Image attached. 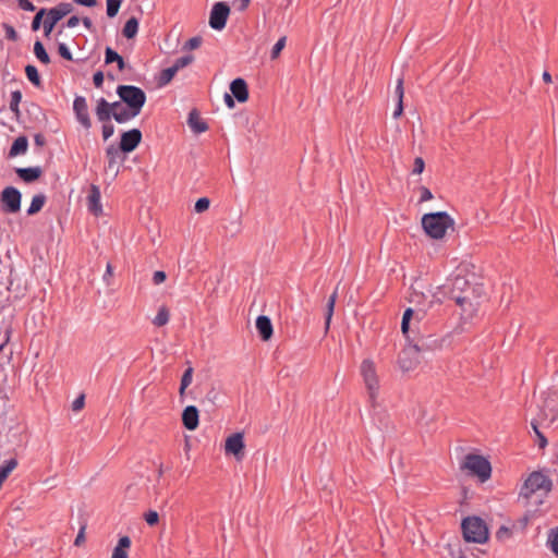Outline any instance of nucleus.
<instances>
[{
	"mask_svg": "<svg viewBox=\"0 0 558 558\" xmlns=\"http://www.w3.org/2000/svg\"><path fill=\"white\" fill-rule=\"evenodd\" d=\"M512 530L506 525H501L496 532V539L498 542H506L512 537Z\"/></svg>",
	"mask_w": 558,
	"mask_h": 558,
	"instance_id": "nucleus-40",
	"label": "nucleus"
},
{
	"mask_svg": "<svg viewBox=\"0 0 558 558\" xmlns=\"http://www.w3.org/2000/svg\"><path fill=\"white\" fill-rule=\"evenodd\" d=\"M421 360L422 355L418 353V349H415L411 342L398 355V364L402 372L414 371Z\"/></svg>",
	"mask_w": 558,
	"mask_h": 558,
	"instance_id": "nucleus-10",
	"label": "nucleus"
},
{
	"mask_svg": "<svg viewBox=\"0 0 558 558\" xmlns=\"http://www.w3.org/2000/svg\"><path fill=\"white\" fill-rule=\"evenodd\" d=\"M548 543L551 551L558 557V526L550 531Z\"/></svg>",
	"mask_w": 558,
	"mask_h": 558,
	"instance_id": "nucleus-42",
	"label": "nucleus"
},
{
	"mask_svg": "<svg viewBox=\"0 0 558 558\" xmlns=\"http://www.w3.org/2000/svg\"><path fill=\"white\" fill-rule=\"evenodd\" d=\"M553 487L551 480L543 474L541 471L532 472L525 480L520 489V497L529 499L537 490L550 492Z\"/></svg>",
	"mask_w": 558,
	"mask_h": 558,
	"instance_id": "nucleus-8",
	"label": "nucleus"
},
{
	"mask_svg": "<svg viewBox=\"0 0 558 558\" xmlns=\"http://www.w3.org/2000/svg\"><path fill=\"white\" fill-rule=\"evenodd\" d=\"M167 279V275L162 270H156L153 275V282L154 284L158 286L162 282H165Z\"/></svg>",
	"mask_w": 558,
	"mask_h": 558,
	"instance_id": "nucleus-54",
	"label": "nucleus"
},
{
	"mask_svg": "<svg viewBox=\"0 0 558 558\" xmlns=\"http://www.w3.org/2000/svg\"><path fill=\"white\" fill-rule=\"evenodd\" d=\"M85 404V396L80 395L73 402H72V410L74 412L81 411L84 408Z\"/></svg>",
	"mask_w": 558,
	"mask_h": 558,
	"instance_id": "nucleus-53",
	"label": "nucleus"
},
{
	"mask_svg": "<svg viewBox=\"0 0 558 558\" xmlns=\"http://www.w3.org/2000/svg\"><path fill=\"white\" fill-rule=\"evenodd\" d=\"M244 438L241 433H234L227 437L225 450L226 453L233 454L238 460L242 459L244 456Z\"/></svg>",
	"mask_w": 558,
	"mask_h": 558,
	"instance_id": "nucleus-15",
	"label": "nucleus"
},
{
	"mask_svg": "<svg viewBox=\"0 0 558 558\" xmlns=\"http://www.w3.org/2000/svg\"><path fill=\"white\" fill-rule=\"evenodd\" d=\"M2 27H3L4 32H5V38L8 40H11V41L19 40V35H17L15 28L12 25L3 23Z\"/></svg>",
	"mask_w": 558,
	"mask_h": 558,
	"instance_id": "nucleus-45",
	"label": "nucleus"
},
{
	"mask_svg": "<svg viewBox=\"0 0 558 558\" xmlns=\"http://www.w3.org/2000/svg\"><path fill=\"white\" fill-rule=\"evenodd\" d=\"M116 62L118 65L119 71H123L126 66V63L121 54H119L114 49L111 47H106L105 49V63L111 64Z\"/></svg>",
	"mask_w": 558,
	"mask_h": 558,
	"instance_id": "nucleus-28",
	"label": "nucleus"
},
{
	"mask_svg": "<svg viewBox=\"0 0 558 558\" xmlns=\"http://www.w3.org/2000/svg\"><path fill=\"white\" fill-rule=\"evenodd\" d=\"M22 193L15 186H5L0 194V209L4 214H16L21 210Z\"/></svg>",
	"mask_w": 558,
	"mask_h": 558,
	"instance_id": "nucleus-9",
	"label": "nucleus"
},
{
	"mask_svg": "<svg viewBox=\"0 0 558 558\" xmlns=\"http://www.w3.org/2000/svg\"><path fill=\"white\" fill-rule=\"evenodd\" d=\"M101 133L104 141L109 140L114 133V125L109 122H102Z\"/></svg>",
	"mask_w": 558,
	"mask_h": 558,
	"instance_id": "nucleus-48",
	"label": "nucleus"
},
{
	"mask_svg": "<svg viewBox=\"0 0 558 558\" xmlns=\"http://www.w3.org/2000/svg\"><path fill=\"white\" fill-rule=\"evenodd\" d=\"M138 25H140V22H138V19L135 17V16H131L124 24L123 28H122V35L126 38V39H133L137 33H138Z\"/></svg>",
	"mask_w": 558,
	"mask_h": 558,
	"instance_id": "nucleus-30",
	"label": "nucleus"
},
{
	"mask_svg": "<svg viewBox=\"0 0 558 558\" xmlns=\"http://www.w3.org/2000/svg\"><path fill=\"white\" fill-rule=\"evenodd\" d=\"M73 110L76 120L82 124L84 129L89 130L92 128V120L88 113L87 101L84 96H76L74 98Z\"/></svg>",
	"mask_w": 558,
	"mask_h": 558,
	"instance_id": "nucleus-14",
	"label": "nucleus"
},
{
	"mask_svg": "<svg viewBox=\"0 0 558 558\" xmlns=\"http://www.w3.org/2000/svg\"><path fill=\"white\" fill-rule=\"evenodd\" d=\"M286 40H287L286 36L280 37L278 39V41L272 46L271 51H270L271 59H277L280 56L282 49L286 46Z\"/></svg>",
	"mask_w": 558,
	"mask_h": 558,
	"instance_id": "nucleus-41",
	"label": "nucleus"
},
{
	"mask_svg": "<svg viewBox=\"0 0 558 558\" xmlns=\"http://www.w3.org/2000/svg\"><path fill=\"white\" fill-rule=\"evenodd\" d=\"M337 289L333 291V293L328 298L327 304H326V313H325V329L326 331L329 329L330 322L335 312V304L337 300Z\"/></svg>",
	"mask_w": 558,
	"mask_h": 558,
	"instance_id": "nucleus-31",
	"label": "nucleus"
},
{
	"mask_svg": "<svg viewBox=\"0 0 558 558\" xmlns=\"http://www.w3.org/2000/svg\"><path fill=\"white\" fill-rule=\"evenodd\" d=\"M230 92L231 95L240 104L246 102L248 100V86L246 81L242 77H236L230 83Z\"/></svg>",
	"mask_w": 558,
	"mask_h": 558,
	"instance_id": "nucleus-16",
	"label": "nucleus"
},
{
	"mask_svg": "<svg viewBox=\"0 0 558 558\" xmlns=\"http://www.w3.org/2000/svg\"><path fill=\"white\" fill-rule=\"evenodd\" d=\"M123 101L118 100L113 102H109L104 97H100L97 100V105L95 108V114L97 117V120L99 122H109L111 119H113L117 123L123 124L129 122V118L120 117V113L123 112L122 107Z\"/></svg>",
	"mask_w": 558,
	"mask_h": 558,
	"instance_id": "nucleus-7",
	"label": "nucleus"
},
{
	"mask_svg": "<svg viewBox=\"0 0 558 558\" xmlns=\"http://www.w3.org/2000/svg\"><path fill=\"white\" fill-rule=\"evenodd\" d=\"M21 100H22L21 90L16 89V90L11 92V99H10L9 108L17 118L21 114V111L19 108Z\"/></svg>",
	"mask_w": 558,
	"mask_h": 558,
	"instance_id": "nucleus-37",
	"label": "nucleus"
},
{
	"mask_svg": "<svg viewBox=\"0 0 558 558\" xmlns=\"http://www.w3.org/2000/svg\"><path fill=\"white\" fill-rule=\"evenodd\" d=\"M425 169V161L422 157H416L414 159V163H413V170H412V173L414 174H421Z\"/></svg>",
	"mask_w": 558,
	"mask_h": 558,
	"instance_id": "nucleus-50",
	"label": "nucleus"
},
{
	"mask_svg": "<svg viewBox=\"0 0 558 558\" xmlns=\"http://www.w3.org/2000/svg\"><path fill=\"white\" fill-rule=\"evenodd\" d=\"M177 73H178L177 68H174L173 65H171L167 69H163L159 74V77L157 80V85L159 87L168 85L173 80V77L175 76Z\"/></svg>",
	"mask_w": 558,
	"mask_h": 558,
	"instance_id": "nucleus-33",
	"label": "nucleus"
},
{
	"mask_svg": "<svg viewBox=\"0 0 558 558\" xmlns=\"http://www.w3.org/2000/svg\"><path fill=\"white\" fill-rule=\"evenodd\" d=\"M258 336L263 341H268L274 335L271 319L268 316L259 315L255 323Z\"/></svg>",
	"mask_w": 558,
	"mask_h": 558,
	"instance_id": "nucleus-18",
	"label": "nucleus"
},
{
	"mask_svg": "<svg viewBox=\"0 0 558 558\" xmlns=\"http://www.w3.org/2000/svg\"><path fill=\"white\" fill-rule=\"evenodd\" d=\"M45 14H47L46 8H41L36 12L35 16L33 17V21L31 23V28L33 32H37L40 29L43 22L45 20V17H44Z\"/></svg>",
	"mask_w": 558,
	"mask_h": 558,
	"instance_id": "nucleus-39",
	"label": "nucleus"
},
{
	"mask_svg": "<svg viewBox=\"0 0 558 558\" xmlns=\"http://www.w3.org/2000/svg\"><path fill=\"white\" fill-rule=\"evenodd\" d=\"M58 53L61 58L68 61H73L72 52L64 43H58Z\"/></svg>",
	"mask_w": 558,
	"mask_h": 558,
	"instance_id": "nucleus-46",
	"label": "nucleus"
},
{
	"mask_svg": "<svg viewBox=\"0 0 558 558\" xmlns=\"http://www.w3.org/2000/svg\"><path fill=\"white\" fill-rule=\"evenodd\" d=\"M210 206V199L208 197H201L196 201L194 205V210L197 214L206 211Z\"/></svg>",
	"mask_w": 558,
	"mask_h": 558,
	"instance_id": "nucleus-44",
	"label": "nucleus"
},
{
	"mask_svg": "<svg viewBox=\"0 0 558 558\" xmlns=\"http://www.w3.org/2000/svg\"><path fill=\"white\" fill-rule=\"evenodd\" d=\"M85 530H86V524H82L80 527V531L75 537V541H74L75 546H81L85 543Z\"/></svg>",
	"mask_w": 558,
	"mask_h": 558,
	"instance_id": "nucleus-52",
	"label": "nucleus"
},
{
	"mask_svg": "<svg viewBox=\"0 0 558 558\" xmlns=\"http://www.w3.org/2000/svg\"><path fill=\"white\" fill-rule=\"evenodd\" d=\"M15 173L23 182L29 184L37 181L43 175V169L39 166L15 168Z\"/></svg>",
	"mask_w": 558,
	"mask_h": 558,
	"instance_id": "nucleus-19",
	"label": "nucleus"
},
{
	"mask_svg": "<svg viewBox=\"0 0 558 558\" xmlns=\"http://www.w3.org/2000/svg\"><path fill=\"white\" fill-rule=\"evenodd\" d=\"M192 379H193V367L189 366L184 371V373L181 377V383H180V388H179V395H180L181 402H183L185 390L191 385Z\"/></svg>",
	"mask_w": 558,
	"mask_h": 558,
	"instance_id": "nucleus-34",
	"label": "nucleus"
},
{
	"mask_svg": "<svg viewBox=\"0 0 558 558\" xmlns=\"http://www.w3.org/2000/svg\"><path fill=\"white\" fill-rule=\"evenodd\" d=\"M143 134L140 129H131L121 134L119 147L124 155L134 151L141 144Z\"/></svg>",
	"mask_w": 558,
	"mask_h": 558,
	"instance_id": "nucleus-12",
	"label": "nucleus"
},
{
	"mask_svg": "<svg viewBox=\"0 0 558 558\" xmlns=\"http://www.w3.org/2000/svg\"><path fill=\"white\" fill-rule=\"evenodd\" d=\"M403 95H404V88H403V78L399 77L397 81V86L395 89V97L397 100V107L393 111V118H399L403 113Z\"/></svg>",
	"mask_w": 558,
	"mask_h": 558,
	"instance_id": "nucleus-27",
	"label": "nucleus"
},
{
	"mask_svg": "<svg viewBox=\"0 0 558 558\" xmlns=\"http://www.w3.org/2000/svg\"><path fill=\"white\" fill-rule=\"evenodd\" d=\"M113 275V267L110 263L107 264L106 272L104 275V280L107 282V284H110L109 278H111Z\"/></svg>",
	"mask_w": 558,
	"mask_h": 558,
	"instance_id": "nucleus-62",
	"label": "nucleus"
},
{
	"mask_svg": "<svg viewBox=\"0 0 558 558\" xmlns=\"http://www.w3.org/2000/svg\"><path fill=\"white\" fill-rule=\"evenodd\" d=\"M34 142H35V145H36V146H39V147H41V146H45V145H46V138H45V136H44L43 134H40V133H37V134H35V135H34Z\"/></svg>",
	"mask_w": 558,
	"mask_h": 558,
	"instance_id": "nucleus-63",
	"label": "nucleus"
},
{
	"mask_svg": "<svg viewBox=\"0 0 558 558\" xmlns=\"http://www.w3.org/2000/svg\"><path fill=\"white\" fill-rule=\"evenodd\" d=\"M74 3L87 8H93L97 4V0H73Z\"/></svg>",
	"mask_w": 558,
	"mask_h": 558,
	"instance_id": "nucleus-61",
	"label": "nucleus"
},
{
	"mask_svg": "<svg viewBox=\"0 0 558 558\" xmlns=\"http://www.w3.org/2000/svg\"><path fill=\"white\" fill-rule=\"evenodd\" d=\"M558 399L557 391H550L544 400L543 411L545 416L548 415L547 411L551 414V421L556 418L558 415V407H556V401Z\"/></svg>",
	"mask_w": 558,
	"mask_h": 558,
	"instance_id": "nucleus-26",
	"label": "nucleus"
},
{
	"mask_svg": "<svg viewBox=\"0 0 558 558\" xmlns=\"http://www.w3.org/2000/svg\"><path fill=\"white\" fill-rule=\"evenodd\" d=\"M413 347L418 349V353L421 354L425 351H434L439 349L441 347V341L434 338L432 335L426 337L422 336L413 343Z\"/></svg>",
	"mask_w": 558,
	"mask_h": 558,
	"instance_id": "nucleus-21",
	"label": "nucleus"
},
{
	"mask_svg": "<svg viewBox=\"0 0 558 558\" xmlns=\"http://www.w3.org/2000/svg\"><path fill=\"white\" fill-rule=\"evenodd\" d=\"M144 519L148 525L154 526L159 522V514L155 510H149L144 514Z\"/></svg>",
	"mask_w": 558,
	"mask_h": 558,
	"instance_id": "nucleus-47",
	"label": "nucleus"
},
{
	"mask_svg": "<svg viewBox=\"0 0 558 558\" xmlns=\"http://www.w3.org/2000/svg\"><path fill=\"white\" fill-rule=\"evenodd\" d=\"M231 235H235L241 232L242 221L241 216H238L234 221H231Z\"/></svg>",
	"mask_w": 558,
	"mask_h": 558,
	"instance_id": "nucleus-57",
	"label": "nucleus"
},
{
	"mask_svg": "<svg viewBox=\"0 0 558 558\" xmlns=\"http://www.w3.org/2000/svg\"><path fill=\"white\" fill-rule=\"evenodd\" d=\"M234 99L235 98L231 94H228V93H226L223 96L225 104L229 109H233L235 107Z\"/></svg>",
	"mask_w": 558,
	"mask_h": 558,
	"instance_id": "nucleus-59",
	"label": "nucleus"
},
{
	"mask_svg": "<svg viewBox=\"0 0 558 558\" xmlns=\"http://www.w3.org/2000/svg\"><path fill=\"white\" fill-rule=\"evenodd\" d=\"M28 149V138L25 135L17 136L9 150V158H13L20 155H24Z\"/></svg>",
	"mask_w": 558,
	"mask_h": 558,
	"instance_id": "nucleus-24",
	"label": "nucleus"
},
{
	"mask_svg": "<svg viewBox=\"0 0 558 558\" xmlns=\"http://www.w3.org/2000/svg\"><path fill=\"white\" fill-rule=\"evenodd\" d=\"M116 93L125 105L120 117L129 118L131 121L141 113L147 100L146 94L141 87L134 85H118Z\"/></svg>",
	"mask_w": 558,
	"mask_h": 558,
	"instance_id": "nucleus-3",
	"label": "nucleus"
},
{
	"mask_svg": "<svg viewBox=\"0 0 558 558\" xmlns=\"http://www.w3.org/2000/svg\"><path fill=\"white\" fill-rule=\"evenodd\" d=\"M16 1H17L19 7L24 11L33 12L36 10V7L29 0H16Z\"/></svg>",
	"mask_w": 558,
	"mask_h": 558,
	"instance_id": "nucleus-56",
	"label": "nucleus"
},
{
	"mask_svg": "<svg viewBox=\"0 0 558 558\" xmlns=\"http://www.w3.org/2000/svg\"><path fill=\"white\" fill-rule=\"evenodd\" d=\"M418 191L421 193L420 203L430 201L434 197L430 190L424 185L420 186Z\"/></svg>",
	"mask_w": 558,
	"mask_h": 558,
	"instance_id": "nucleus-51",
	"label": "nucleus"
},
{
	"mask_svg": "<svg viewBox=\"0 0 558 558\" xmlns=\"http://www.w3.org/2000/svg\"><path fill=\"white\" fill-rule=\"evenodd\" d=\"M194 61V57L192 54H185L180 58H178L174 63L172 64L174 68H177V71L183 69L184 66L191 64Z\"/></svg>",
	"mask_w": 558,
	"mask_h": 558,
	"instance_id": "nucleus-43",
	"label": "nucleus"
},
{
	"mask_svg": "<svg viewBox=\"0 0 558 558\" xmlns=\"http://www.w3.org/2000/svg\"><path fill=\"white\" fill-rule=\"evenodd\" d=\"M181 418L187 430H195L199 424V411L195 405H187L184 408Z\"/></svg>",
	"mask_w": 558,
	"mask_h": 558,
	"instance_id": "nucleus-17",
	"label": "nucleus"
},
{
	"mask_svg": "<svg viewBox=\"0 0 558 558\" xmlns=\"http://www.w3.org/2000/svg\"><path fill=\"white\" fill-rule=\"evenodd\" d=\"M100 190L97 185H92L90 191L87 197L88 201V210L95 216H100L102 214V206L100 204Z\"/></svg>",
	"mask_w": 558,
	"mask_h": 558,
	"instance_id": "nucleus-20",
	"label": "nucleus"
},
{
	"mask_svg": "<svg viewBox=\"0 0 558 558\" xmlns=\"http://www.w3.org/2000/svg\"><path fill=\"white\" fill-rule=\"evenodd\" d=\"M170 313L166 305L159 307L157 315L153 319V324L157 327H162L169 323Z\"/></svg>",
	"mask_w": 558,
	"mask_h": 558,
	"instance_id": "nucleus-36",
	"label": "nucleus"
},
{
	"mask_svg": "<svg viewBox=\"0 0 558 558\" xmlns=\"http://www.w3.org/2000/svg\"><path fill=\"white\" fill-rule=\"evenodd\" d=\"M461 469L466 470L470 476L477 477L482 483L492 476V464L481 454L468 453L461 463Z\"/></svg>",
	"mask_w": 558,
	"mask_h": 558,
	"instance_id": "nucleus-6",
	"label": "nucleus"
},
{
	"mask_svg": "<svg viewBox=\"0 0 558 558\" xmlns=\"http://www.w3.org/2000/svg\"><path fill=\"white\" fill-rule=\"evenodd\" d=\"M230 15V7L227 2H216L209 13V26L215 31H222Z\"/></svg>",
	"mask_w": 558,
	"mask_h": 558,
	"instance_id": "nucleus-11",
	"label": "nucleus"
},
{
	"mask_svg": "<svg viewBox=\"0 0 558 558\" xmlns=\"http://www.w3.org/2000/svg\"><path fill=\"white\" fill-rule=\"evenodd\" d=\"M202 43H203V39L201 36H194L185 43L184 49H187V50L197 49L202 45Z\"/></svg>",
	"mask_w": 558,
	"mask_h": 558,
	"instance_id": "nucleus-49",
	"label": "nucleus"
},
{
	"mask_svg": "<svg viewBox=\"0 0 558 558\" xmlns=\"http://www.w3.org/2000/svg\"><path fill=\"white\" fill-rule=\"evenodd\" d=\"M106 158L108 160V168L112 169L119 161L123 162L126 156L122 153V149L114 144H110L106 148Z\"/></svg>",
	"mask_w": 558,
	"mask_h": 558,
	"instance_id": "nucleus-23",
	"label": "nucleus"
},
{
	"mask_svg": "<svg viewBox=\"0 0 558 558\" xmlns=\"http://www.w3.org/2000/svg\"><path fill=\"white\" fill-rule=\"evenodd\" d=\"M81 22V19L76 15H72L71 17L68 19V21L65 23H63V26H65L66 28H73V27H76Z\"/></svg>",
	"mask_w": 558,
	"mask_h": 558,
	"instance_id": "nucleus-58",
	"label": "nucleus"
},
{
	"mask_svg": "<svg viewBox=\"0 0 558 558\" xmlns=\"http://www.w3.org/2000/svg\"><path fill=\"white\" fill-rule=\"evenodd\" d=\"M47 197L44 193H38L33 196L29 207L26 210L28 216L38 214L45 206Z\"/></svg>",
	"mask_w": 558,
	"mask_h": 558,
	"instance_id": "nucleus-29",
	"label": "nucleus"
},
{
	"mask_svg": "<svg viewBox=\"0 0 558 558\" xmlns=\"http://www.w3.org/2000/svg\"><path fill=\"white\" fill-rule=\"evenodd\" d=\"M463 539L466 543L485 544L489 539V531L486 522L477 517H466L461 522Z\"/></svg>",
	"mask_w": 558,
	"mask_h": 558,
	"instance_id": "nucleus-5",
	"label": "nucleus"
},
{
	"mask_svg": "<svg viewBox=\"0 0 558 558\" xmlns=\"http://www.w3.org/2000/svg\"><path fill=\"white\" fill-rule=\"evenodd\" d=\"M41 27L44 29V36L49 38L56 26H51V24L44 20Z\"/></svg>",
	"mask_w": 558,
	"mask_h": 558,
	"instance_id": "nucleus-60",
	"label": "nucleus"
},
{
	"mask_svg": "<svg viewBox=\"0 0 558 558\" xmlns=\"http://www.w3.org/2000/svg\"><path fill=\"white\" fill-rule=\"evenodd\" d=\"M360 374L366 389L368 412L372 415L373 421L380 425L384 420L381 404L377 401L380 392V383L376 365L372 359H364L362 361Z\"/></svg>",
	"mask_w": 558,
	"mask_h": 558,
	"instance_id": "nucleus-2",
	"label": "nucleus"
},
{
	"mask_svg": "<svg viewBox=\"0 0 558 558\" xmlns=\"http://www.w3.org/2000/svg\"><path fill=\"white\" fill-rule=\"evenodd\" d=\"M104 78H105V75H104L102 71L95 72L93 75V83H94L95 87L101 88L102 84H104Z\"/></svg>",
	"mask_w": 558,
	"mask_h": 558,
	"instance_id": "nucleus-55",
	"label": "nucleus"
},
{
	"mask_svg": "<svg viewBox=\"0 0 558 558\" xmlns=\"http://www.w3.org/2000/svg\"><path fill=\"white\" fill-rule=\"evenodd\" d=\"M123 0H107L106 13L107 16L113 19L119 13Z\"/></svg>",
	"mask_w": 558,
	"mask_h": 558,
	"instance_id": "nucleus-38",
	"label": "nucleus"
},
{
	"mask_svg": "<svg viewBox=\"0 0 558 558\" xmlns=\"http://www.w3.org/2000/svg\"><path fill=\"white\" fill-rule=\"evenodd\" d=\"M34 54L43 64L47 65L51 62L50 56L39 39H37L34 44Z\"/></svg>",
	"mask_w": 558,
	"mask_h": 558,
	"instance_id": "nucleus-35",
	"label": "nucleus"
},
{
	"mask_svg": "<svg viewBox=\"0 0 558 558\" xmlns=\"http://www.w3.org/2000/svg\"><path fill=\"white\" fill-rule=\"evenodd\" d=\"M74 10V7L70 2H60L51 9H46L45 21L51 26H56L63 17L70 14Z\"/></svg>",
	"mask_w": 558,
	"mask_h": 558,
	"instance_id": "nucleus-13",
	"label": "nucleus"
},
{
	"mask_svg": "<svg viewBox=\"0 0 558 558\" xmlns=\"http://www.w3.org/2000/svg\"><path fill=\"white\" fill-rule=\"evenodd\" d=\"M25 75L27 80L35 86V87H41L43 81L41 76L37 70V68L33 64H27L25 66Z\"/></svg>",
	"mask_w": 558,
	"mask_h": 558,
	"instance_id": "nucleus-32",
	"label": "nucleus"
},
{
	"mask_svg": "<svg viewBox=\"0 0 558 558\" xmlns=\"http://www.w3.org/2000/svg\"><path fill=\"white\" fill-rule=\"evenodd\" d=\"M421 223L427 236L440 240L446 235L447 230L453 227L454 220L447 211H435L424 214Z\"/></svg>",
	"mask_w": 558,
	"mask_h": 558,
	"instance_id": "nucleus-4",
	"label": "nucleus"
},
{
	"mask_svg": "<svg viewBox=\"0 0 558 558\" xmlns=\"http://www.w3.org/2000/svg\"><path fill=\"white\" fill-rule=\"evenodd\" d=\"M131 544V538L128 535L121 536L113 548L111 558H128Z\"/></svg>",
	"mask_w": 558,
	"mask_h": 558,
	"instance_id": "nucleus-25",
	"label": "nucleus"
},
{
	"mask_svg": "<svg viewBox=\"0 0 558 558\" xmlns=\"http://www.w3.org/2000/svg\"><path fill=\"white\" fill-rule=\"evenodd\" d=\"M187 124L195 134H201L208 130V124L199 117L196 109L190 111Z\"/></svg>",
	"mask_w": 558,
	"mask_h": 558,
	"instance_id": "nucleus-22",
	"label": "nucleus"
},
{
	"mask_svg": "<svg viewBox=\"0 0 558 558\" xmlns=\"http://www.w3.org/2000/svg\"><path fill=\"white\" fill-rule=\"evenodd\" d=\"M536 435H537V438H538V442H537L538 447L541 449L545 448L547 446L546 437L541 432H537Z\"/></svg>",
	"mask_w": 558,
	"mask_h": 558,
	"instance_id": "nucleus-64",
	"label": "nucleus"
},
{
	"mask_svg": "<svg viewBox=\"0 0 558 558\" xmlns=\"http://www.w3.org/2000/svg\"><path fill=\"white\" fill-rule=\"evenodd\" d=\"M444 293L453 300L462 310V315L472 318L481 304L484 294V286L474 282L466 275L457 274L444 287Z\"/></svg>",
	"mask_w": 558,
	"mask_h": 558,
	"instance_id": "nucleus-1",
	"label": "nucleus"
}]
</instances>
